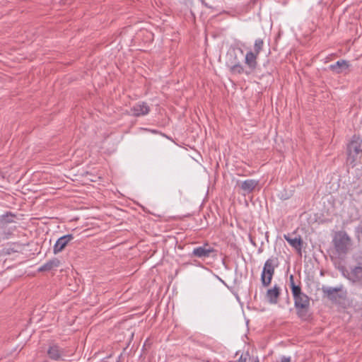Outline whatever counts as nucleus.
<instances>
[{"instance_id":"f257e3e1","label":"nucleus","mask_w":362,"mask_h":362,"mask_svg":"<svg viewBox=\"0 0 362 362\" xmlns=\"http://www.w3.org/2000/svg\"><path fill=\"white\" fill-rule=\"evenodd\" d=\"M332 244L334 246V255L338 258H344L353 249V240L344 230L335 233Z\"/></svg>"},{"instance_id":"f03ea898","label":"nucleus","mask_w":362,"mask_h":362,"mask_svg":"<svg viewBox=\"0 0 362 362\" xmlns=\"http://www.w3.org/2000/svg\"><path fill=\"white\" fill-rule=\"evenodd\" d=\"M278 265L279 261L276 257H271L265 262L261 274V281L264 286H268L271 284L275 268Z\"/></svg>"},{"instance_id":"7ed1b4c3","label":"nucleus","mask_w":362,"mask_h":362,"mask_svg":"<svg viewBox=\"0 0 362 362\" xmlns=\"http://www.w3.org/2000/svg\"><path fill=\"white\" fill-rule=\"evenodd\" d=\"M226 63L232 73L240 74L244 72L243 66L234 49L229 50L227 52Z\"/></svg>"},{"instance_id":"20e7f679","label":"nucleus","mask_w":362,"mask_h":362,"mask_svg":"<svg viewBox=\"0 0 362 362\" xmlns=\"http://www.w3.org/2000/svg\"><path fill=\"white\" fill-rule=\"evenodd\" d=\"M293 299L298 315L300 317H303L310 305L308 296L303 293Z\"/></svg>"},{"instance_id":"39448f33","label":"nucleus","mask_w":362,"mask_h":362,"mask_svg":"<svg viewBox=\"0 0 362 362\" xmlns=\"http://www.w3.org/2000/svg\"><path fill=\"white\" fill-rule=\"evenodd\" d=\"M348 151V160L351 164L354 163L358 158H361L362 154V147L361 144L357 141H352L349 143L347 148Z\"/></svg>"},{"instance_id":"423d86ee","label":"nucleus","mask_w":362,"mask_h":362,"mask_svg":"<svg viewBox=\"0 0 362 362\" xmlns=\"http://www.w3.org/2000/svg\"><path fill=\"white\" fill-rule=\"evenodd\" d=\"M216 250L210 246L208 243L204 244L202 246H199L193 249L192 252V256L202 259H205L211 256H215Z\"/></svg>"},{"instance_id":"0eeeda50","label":"nucleus","mask_w":362,"mask_h":362,"mask_svg":"<svg viewBox=\"0 0 362 362\" xmlns=\"http://www.w3.org/2000/svg\"><path fill=\"white\" fill-rule=\"evenodd\" d=\"M47 353L48 357L54 361H64V357L66 356L64 349L57 344L50 345Z\"/></svg>"},{"instance_id":"6e6552de","label":"nucleus","mask_w":362,"mask_h":362,"mask_svg":"<svg viewBox=\"0 0 362 362\" xmlns=\"http://www.w3.org/2000/svg\"><path fill=\"white\" fill-rule=\"evenodd\" d=\"M74 240V235L71 234L65 235L60 237L55 243L53 247V253L57 255L62 252L67 246L69 243Z\"/></svg>"},{"instance_id":"1a4fd4ad","label":"nucleus","mask_w":362,"mask_h":362,"mask_svg":"<svg viewBox=\"0 0 362 362\" xmlns=\"http://www.w3.org/2000/svg\"><path fill=\"white\" fill-rule=\"evenodd\" d=\"M132 113L135 117L144 116L150 112V107L147 103L139 102L135 104L131 109Z\"/></svg>"},{"instance_id":"9d476101","label":"nucleus","mask_w":362,"mask_h":362,"mask_svg":"<svg viewBox=\"0 0 362 362\" xmlns=\"http://www.w3.org/2000/svg\"><path fill=\"white\" fill-rule=\"evenodd\" d=\"M343 288L342 286L333 288L329 286H322V293L331 300H337V298H340L338 293L341 291Z\"/></svg>"},{"instance_id":"9b49d317","label":"nucleus","mask_w":362,"mask_h":362,"mask_svg":"<svg viewBox=\"0 0 362 362\" xmlns=\"http://www.w3.org/2000/svg\"><path fill=\"white\" fill-rule=\"evenodd\" d=\"M258 184V180L249 179L242 182L240 185V187L245 192L250 193L255 189Z\"/></svg>"},{"instance_id":"f8f14e48","label":"nucleus","mask_w":362,"mask_h":362,"mask_svg":"<svg viewBox=\"0 0 362 362\" xmlns=\"http://www.w3.org/2000/svg\"><path fill=\"white\" fill-rule=\"evenodd\" d=\"M284 238L291 247H293L298 252H301L303 240L300 237L291 238L289 235H284Z\"/></svg>"},{"instance_id":"ddd939ff","label":"nucleus","mask_w":362,"mask_h":362,"mask_svg":"<svg viewBox=\"0 0 362 362\" xmlns=\"http://www.w3.org/2000/svg\"><path fill=\"white\" fill-rule=\"evenodd\" d=\"M257 57L258 54L254 53L252 51L247 52L245 55V63L251 70H254L257 67Z\"/></svg>"},{"instance_id":"4468645a","label":"nucleus","mask_w":362,"mask_h":362,"mask_svg":"<svg viewBox=\"0 0 362 362\" xmlns=\"http://www.w3.org/2000/svg\"><path fill=\"white\" fill-rule=\"evenodd\" d=\"M280 293V288L278 286L275 285L272 288H270L267 292V298L271 303H277V299Z\"/></svg>"},{"instance_id":"2eb2a0df","label":"nucleus","mask_w":362,"mask_h":362,"mask_svg":"<svg viewBox=\"0 0 362 362\" xmlns=\"http://www.w3.org/2000/svg\"><path fill=\"white\" fill-rule=\"evenodd\" d=\"M16 216L11 213H7L0 217V229H5L8 224L14 223Z\"/></svg>"},{"instance_id":"dca6fc26","label":"nucleus","mask_w":362,"mask_h":362,"mask_svg":"<svg viewBox=\"0 0 362 362\" xmlns=\"http://www.w3.org/2000/svg\"><path fill=\"white\" fill-rule=\"evenodd\" d=\"M60 264V261L57 259L54 258L52 259H50L47 261L45 264L42 265L39 268L40 272H44V271H50L54 268L58 267Z\"/></svg>"},{"instance_id":"f3484780","label":"nucleus","mask_w":362,"mask_h":362,"mask_svg":"<svg viewBox=\"0 0 362 362\" xmlns=\"http://www.w3.org/2000/svg\"><path fill=\"white\" fill-rule=\"evenodd\" d=\"M348 67V62L345 60H339L334 64L330 65V69L337 73H341Z\"/></svg>"},{"instance_id":"a211bd4d","label":"nucleus","mask_w":362,"mask_h":362,"mask_svg":"<svg viewBox=\"0 0 362 362\" xmlns=\"http://www.w3.org/2000/svg\"><path fill=\"white\" fill-rule=\"evenodd\" d=\"M289 282L291 285V288L292 291V294L293 296V298H296V296H298L303 293L301 291V288L300 286H297L295 284L294 282V276L293 275H290L289 276Z\"/></svg>"},{"instance_id":"6ab92c4d","label":"nucleus","mask_w":362,"mask_h":362,"mask_svg":"<svg viewBox=\"0 0 362 362\" xmlns=\"http://www.w3.org/2000/svg\"><path fill=\"white\" fill-rule=\"evenodd\" d=\"M351 279L356 281L358 278L362 277V264L356 267L351 272Z\"/></svg>"},{"instance_id":"aec40b11","label":"nucleus","mask_w":362,"mask_h":362,"mask_svg":"<svg viewBox=\"0 0 362 362\" xmlns=\"http://www.w3.org/2000/svg\"><path fill=\"white\" fill-rule=\"evenodd\" d=\"M263 46H264L263 40L259 39V38L257 39L255 41L253 52L259 55V52H261V50L263 48Z\"/></svg>"},{"instance_id":"412c9836","label":"nucleus","mask_w":362,"mask_h":362,"mask_svg":"<svg viewBox=\"0 0 362 362\" xmlns=\"http://www.w3.org/2000/svg\"><path fill=\"white\" fill-rule=\"evenodd\" d=\"M281 362H291V358L283 356L281 359Z\"/></svg>"}]
</instances>
